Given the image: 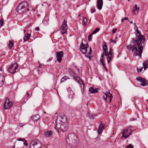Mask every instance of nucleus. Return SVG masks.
I'll list each match as a JSON object with an SVG mask.
<instances>
[{
  "mask_svg": "<svg viewBox=\"0 0 148 148\" xmlns=\"http://www.w3.org/2000/svg\"><path fill=\"white\" fill-rule=\"evenodd\" d=\"M95 12V9H92L91 10V12L92 13H93Z\"/></svg>",
  "mask_w": 148,
  "mask_h": 148,
  "instance_id": "nucleus-44",
  "label": "nucleus"
},
{
  "mask_svg": "<svg viewBox=\"0 0 148 148\" xmlns=\"http://www.w3.org/2000/svg\"><path fill=\"white\" fill-rule=\"evenodd\" d=\"M131 127V126H130L129 127V128H130V127ZM130 129H131V128H130Z\"/></svg>",
  "mask_w": 148,
  "mask_h": 148,
  "instance_id": "nucleus-56",
  "label": "nucleus"
},
{
  "mask_svg": "<svg viewBox=\"0 0 148 148\" xmlns=\"http://www.w3.org/2000/svg\"><path fill=\"white\" fill-rule=\"evenodd\" d=\"M44 113H46V112H44Z\"/></svg>",
  "mask_w": 148,
  "mask_h": 148,
  "instance_id": "nucleus-61",
  "label": "nucleus"
},
{
  "mask_svg": "<svg viewBox=\"0 0 148 148\" xmlns=\"http://www.w3.org/2000/svg\"><path fill=\"white\" fill-rule=\"evenodd\" d=\"M66 22L65 20H64V22L62 23V25L61 26V33L62 34H64L67 32V25Z\"/></svg>",
  "mask_w": 148,
  "mask_h": 148,
  "instance_id": "nucleus-7",
  "label": "nucleus"
},
{
  "mask_svg": "<svg viewBox=\"0 0 148 148\" xmlns=\"http://www.w3.org/2000/svg\"><path fill=\"white\" fill-rule=\"evenodd\" d=\"M80 50L83 54H85L87 52V49H83Z\"/></svg>",
  "mask_w": 148,
  "mask_h": 148,
  "instance_id": "nucleus-35",
  "label": "nucleus"
},
{
  "mask_svg": "<svg viewBox=\"0 0 148 148\" xmlns=\"http://www.w3.org/2000/svg\"><path fill=\"white\" fill-rule=\"evenodd\" d=\"M77 7H78V5H77Z\"/></svg>",
  "mask_w": 148,
  "mask_h": 148,
  "instance_id": "nucleus-60",
  "label": "nucleus"
},
{
  "mask_svg": "<svg viewBox=\"0 0 148 148\" xmlns=\"http://www.w3.org/2000/svg\"><path fill=\"white\" fill-rule=\"evenodd\" d=\"M100 30V29L99 28H96L93 32L92 34H95L98 32Z\"/></svg>",
  "mask_w": 148,
  "mask_h": 148,
  "instance_id": "nucleus-34",
  "label": "nucleus"
},
{
  "mask_svg": "<svg viewBox=\"0 0 148 148\" xmlns=\"http://www.w3.org/2000/svg\"><path fill=\"white\" fill-rule=\"evenodd\" d=\"M125 148H134V147L131 144H130Z\"/></svg>",
  "mask_w": 148,
  "mask_h": 148,
  "instance_id": "nucleus-37",
  "label": "nucleus"
},
{
  "mask_svg": "<svg viewBox=\"0 0 148 148\" xmlns=\"http://www.w3.org/2000/svg\"><path fill=\"white\" fill-rule=\"evenodd\" d=\"M27 96L29 97L30 95L29 94L28 92H27Z\"/></svg>",
  "mask_w": 148,
  "mask_h": 148,
  "instance_id": "nucleus-51",
  "label": "nucleus"
},
{
  "mask_svg": "<svg viewBox=\"0 0 148 148\" xmlns=\"http://www.w3.org/2000/svg\"><path fill=\"white\" fill-rule=\"evenodd\" d=\"M41 66V65L40 64L39 66H38V67L37 68V71H39L40 70L39 68H40V67Z\"/></svg>",
  "mask_w": 148,
  "mask_h": 148,
  "instance_id": "nucleus-49",
  "label": "nucleus"
},
{
  "mask_svg": "<svg viewBox=\"0 0 148 148\" xmlns=\"http://www.w3.org/2000/svg\"><path fill=\"white\" fill-rule=\"evenodd\" d=\"M12 102L9 101V99L7 98L5 100V102L4 105V108L5 109H8L12 107Z\"/></svg>",
  "mask_w": 148,
  "mask_h": 148,
  "instance_id": "nucleus-10",
  "label": "nucleus"
},
{
  "mask_svg": "<svg viewBox=\"0 0 148 148\" xmlns=\"http://www.w3.org/2000/svg\"><path fill=\"white\" fill-rule=\"evenodd\" d=\"M103 99L105 100L106 102H107V96L106 95H105V96H104L103 97Z\"/></svg>",
  "mask_w": 148,
  "mask_h": 148,
  "instance_id": "nucleus-39",
  "label": "nucleus"
},
{
  "mask_svg": "<svg viewBox=\"0 0 148 148\" xmlns=\"http://www.w3.org/2000/svg\"><path fill=\"white\" fill-rule=\"evenodd\" d=\"M104 57L101 56L100 59V62L102 64L104 69L106 71H107V69H106L105 64H104L103 62V58Z\"/></svg>",
  "mask_w": 148,
  "mask_h": 148,
  "instance_id": "nucleus-18",
  "label": "nucleus"
},
{
  "mask_svg": "<svg viewBox=\"0 0 148 148\" xmlns=\"http://www.w3.org/2000/svg\"><path fill=\"white\" fill-rule=\"evenodd\" d=\"M93 34H92V33L91 34L88 36V41H91V36H92V35Z\"/></svg>",
  "mask_w": 148,
  "mask_h": 148,
  "instance_id": "nucleus-36",
  "label": "nucleus"
},
{
  "mask_svg": "<svg viewBox=\"0 0 148 148\" xmlns=\"http://www.w3.org/2000/svg\"><path fill=\"white\" fill-rule=\"evenodd\" d=\"M105 94L107 96V97L110 98L112 96V94L110 92H108V93H105Z\"/></svg>",
  "mask_w": 148,
  "mask_h": 148,
  "instance_id": "nucleus-33",
  "label": "nucleus"
},
{
  "mask_svg": "<svg viewBox=\"0 0 148 148\" xmlns=\"http://www.w3.org/2000/svg\"><path fill=\"white\" fill-rule=\"evenodd\" d=\"M143 64L144 70H145L147 68H148V63L146 62V61L144 62L143 63Z\"/></svg>",
  "mask_w": 148,
  "mask_h": 148,
  "instance_id": "nucleus-27",
  "label": "nucleus"
},
{
  "mask_svg": "<svg viewBox=\"0 0 148 148\" xmlns=\"http://www.w3.org/2000/svg\"><path fill=\"white\" fill-rule=\"evenodd\" d=\"M64 55L63 51H58L56 53V58L57 61L59 63H60L62 60V57Z\"/></svg>",
  "mask_w": 148,
  "mask_h": 148,
  "instance_id": "nucleus-8",
  "label": "nucleus"
},
{
  "mask_svg": "<svg viewBox=\"0 0 148 148\" xmlns=\"http://www.w3.org/2000/svg\"><path fill=\"white\" fill-rule=\"evenodd\" d=\"M105 126L102 123H101L98 129V132L99 134H100L102 132Z\"/></svg>",
  "mask_w": 148,
  "mask_h": 148,
  "instance_id": "nucleus-16",
  "label": "nucleus"
},
{
  "mask_svg": "<svg viewBox=\"0 0 148 148\" xmlns=\"http://www.w3.org/2000/svg\"><path fill=\"white\" fill-rule=\"evenodd\" d=\"M4 80V77L0 74V87H1L3 85Z\"/></svg>",
  "mask_w": 148,
  "mask_h": 148,
  "instance_id": "nucleus-22",
  "label": "nucleus"
},
{
  "mask_svg": "<svg viewBox=\"0 0 148 148\" xmlns=\"http://www.w3.org/2000/svg\"><path fill=\"white\" fill-rule=\"evenodd\" d=\"M39 116L37 114L33 115L32 117V119L34 121H37L39 119Z\"/></svg>",
  "mask_w": 148,
  "mask_h": 148,
  "instance_id": "nucleus-24",
  "label": "nucleus"
},
{
  "mask_svg": "<svg viewBox=\"0 0 148 148\" xmlns=\"http://www.w3.org/2000/svg\"><path fill=\"white\" fill-rule=\"evenodd\" d=\"M136 79L141 82L140 85L144 86L147 85L148 82L144 78H143L140 77H138L136 78Z\"/></svg>",
  "mask_w": 148,
  "mask_h": 148,
  "instance_id": "nucleus-9",
  "label": "nucleus"
},
{
  "mask_svg": "<svg viewBox=\"0 0 148 148\" xmlns=\"http://www.w3.org/2000/svg\"><path fill=\"white\" fill-rule=\"evenodd\" d=\"M124 20L123 18L121 20V21L122 22H123L124 21Z\"/></svg>",
  "mask_w": 148,
  "mask_h": 148,
  "instance_id": "nucleus-53",
  "label": "nucleus"
},
{
  "mask_svg": "<svg viewBox=\"0 0 148 148\" xmlns=\"http://www.w3.org/2000/svg\"><path fill=\"white\" fill-rule=\"evenodd\" d=\"M77 138L76 136L74 134H69L66 138V139L75 140Z\"/></svg>",
  "mask_w": 148,
  "mask_h": 148,
  "instance_id": "nucleus-19",
  "label": "nucleus"
},
{
  "mask_svg": "<svg viewBox=\"0 0 148 148\" xmlns=\"http://www.w3.org/2000/svg\"><path fill=\"white\" fill-rule=\"evenodd\" d=\"M3 22V20L2 19H1L0 20V27H1L2 25Z\"/></svg>",
  "mask_w": 148,
  "mask_h": 148,
  "instance_id": "nucleus-40",
  "label": "nucleus"
},
{
  "mask_svg": "<svg viewBox=\"0 0 148 148\" xmlns=\"http://www.w3.org/2000/svg\"><path fill=\"white\" fill-rule=\"evenodd\" d=\"M88 103H87V104H86V105H88Z\"/></svg>",
  "mask_w": 148,
  "mask_h": 148,
  "instance_id": "nucleus-59",
  "label": "nucleus"
},
{
  "mask_svg": "<svg viewBox=\"0 0 148 148\" xmlns=\"http://www.w3.org/2000/svg\"><path fill=\"white\" fill-rule=\"evenodd\" d=\"M143 68H142L139 69H138V68H137V71L138 72V73L141 72L143 70Z\"/></svg>",
  "mask_w": 148,
  "mask_h": 148,
  "instance_id": "nucleus-38",
  "label": "nucleus"
},
{
  "mask_svg": "<svg viewBox=\"0 0 148 148\" xmlns=\"http://www.w3.org/2000/svg\"><path fill=\"white\" fill-rule=\"evenodd\" d=\"M116 141V140H115L114 141V142H115Z\"/></svg>",
  "mask_w": 148,
  "mask_h": 148,
  "instance_id": "nucleus-62",
  "label": "nucleus"
},
{
  "mask_svg": "<svg viewBox=\"0 0 148 148\" xmlns=\"http://www.w3.org/2000/svg\"><path fill=\"white\" fill-rule=\"evenodd\" d=\"M87 21V19L86 17H83V23L84 25H86Z\"/></svg>",
  "mask_w": 148,
  "mask_h": 148,
  "instance_id": "nucleus-30",
  "label": "nucleus"
},
{
  "mask_svg": "<svg viewBox=\"0 0 148 148\" xmlns=\"http://www.w3.org/2000/svg\"><path fill=\"white\" fill-rule=\"evenodd\" d=\"M111 41L112 42H114V43H116V41H114V40H111Z\"/></svg>",
  "mask_w": 148,
  "mask_h": 148,
  "instance_id": "nucleus-52",
  "label": "nucleus"
},
{
  "mask_svg": "<svg viewBox=\"0 0 148 148\" xmlns=\"http://www.w3.org/2000/svg\"><path fill=\"white\" fill-rule=\"evenodd\" d=\"M52 134V131L47 130L45 132V135L46 137H49L51 136Z\"/></svg>",
  "mask_w": 148,
  "mask_h": 148,
  "instance_id": "nucleus-20",
  "label": "nucleus"
},
{
  "mask_svg": "<svg viewBox=\"0 0 148 148\" xmlns=\"http://www.w3.org/2000/svg\"><path fill=\"white\" fill-rule=\"evenodd\" d=\"M99 90V88H97L96 89H94L93 87H91L89 89V91L90 92V93H95L98 92L99 91L98 90Z\"/></svg>",
  "mask_w": 148,
  "mask_h": 148,
  "instance_id": "nucleus-17",
  "label": "nucleus"
},
{
  "mask_svg": "<svg viewBox=\"0 0 148 148\" xmlns=\"http://www.w3.org/2000/svg\"><path fill=\"white\" fill-rule=\"evenodd\" d=\"M130 23L131 24L132 23V21H130Z\"/></svg>",
  "mask_w": 148,
  "mask_h": 148,
  "instance_id": "nucleus-54",
  "label": "nucleus"
},
{
  "mask_svg": "<svg viewBox=\"0 0 148 148\" xmlns=\"http://www.w3.org/2000/svg\"><path fill=\"white\" fill-rule=\"evenodd\" d=\"M110 92V91H109V90H108V91L107 92V93H108V92Z\"/></svg>",
  "mask_w": 148,
  "mask_h": 148,
  "instance_id": "nucleus-55",
  "label": "nucleus"
},
{
  "mask_svg": "<svg viewBox=\"0 0 148 148\" xmlns=\"http://www.w3.org/2000/svg\"><path fill=\"white\" fill-rule=\"evenodd\" d=\"M135 120H136V119L135 118V119L133 118V119H131V121H134Z\"/></svg>",
  "mask_w": 148,
  "mask_h": 148,
  "instance_id": "nucleus-50",
  "label": "nucleus"
},
{
  "mask_svg": "<svg viewBox=\"0 0 148 148\" xmlns=\"http://www.w3.org/2000/svg\"><path fill=\"white\" fill-rule=\"evenodd\" d=\"M69 89V90H70V88H69V89Z\"/></svg>",
  "mask_w": 148,
  "mask_h": 148,
  "instance_id": "nucleus-58",
  "label": "nucleus"
},
{
  "mask_svg": "<svg viewBox=\"0 0 148 148\" xmlns=\"http://www.w3.org/2000/svg\"><path fill=\"white\" fill-rule=\"evenodd\" d=\"M123 19L124 20H129L128 18L127 17H125L124 18H123Z\"/></svg>",
  "mask_w": 148,
  "mask_h": 148,
  "instance_id": "nucleus-48",
  "label": "nucleus"
},
{
  "mask_svg": "<svg viewBox=\"0 0 148 148\" xmlns=\"http://www.w3.org/2000/svg\"><path fill=\"white\" fill-rule=\"evenodd\" d=\"M139 10V8L138 7L137 5H135L133 7V9L132 10V12L133 14H134L135 13L134 12L136 11L138 13Z\"/></svg>",
  "mask_w": 148,
  "mask_h": 148,
  "instance_id": "nucleus-21",
  "label": "nucleus"
},
{
  "mask_svg": "<svg viewBox=\"0 0 148 148\" xmlns=\"http://www.w3.org/2000/svg\"><path fill=\"white\" fill-rule=\"evenodd\" d=\"M69 79L70 78H69L68 77L65 76L61 78L60 81L62 83L63 82L67 79Z\"/></svg>",
  "mask_w": 148,
  "mask_h": 148,
  "instance_id": "nucleus-28",
  "label": "nucleus"
},
{
  "mask_svg": "<svg viewBox=\"0 0 148 148\" xmlns=\"http://www.w3.org/2000/svg\"><path fill=\"white\" fill-rule=\"evenodd\" d=\"M92 52V49L90 47V52L89 53H88V55H86V56L87 57H88V58H89V59H91V53Z\"/></svg>",
  "mask_w": 148,
  "mask_h": 148,
  "instance_id": "nucleus-29",
  "label": "nucleus"
},
{
  "mask_svg": "<svg viewBox=\"0 0 148 148\" xmlns=\"http://www.w3.org/2000/svg\"><path fill=\"white\" fill-rule=\"evenodd\" d=\"M136 38H132V40L131 44L127 46V48L129 50H131L134 56H138L140 57L141 56L143 52L144 43L145 39V36L140 34V32L138 30L137 27H136Z\"/></svg>",
  "mask_w": 148,
  "mask_h": 148,
  "instance_id": "nucleus-1",
  "label": "nucleus"
},
{
  "mask_svg": "<svg viewBox=\"0 0 148 148\" xmlns=\"http://www.w3.org/2000/svg\"><path fill=\"white\" fill-rule=\"evenodd\" d=\"M108 53L110 54L111 53V56H110V55H108V54L107 56H105L106 57V58L107 60L108 63H109L110 62V61L112 59V50L111 47L110 48L109 51H108Z\"/></svg>",
  "mask_w": 148,
  "mask_h": 148,
  "instance_id": "nucleus-12",
  "label": "nucleus"
},
{
  "mask_svg": "<svg viewBox=\"0 0 148 148\" xmlns=\"http://www.w3.org/2000/svg\"><path fill=\"white\" fill-rule=\"evenodd\" d=\"M36 30L37 31H38L39 30V28L38 27H37L36 28Z\"/></svg>",
  "mask_w": 148,
  "mask_h": 148,
  "instance_id": "nucleus-46",
  "label": "nucleus"
},
{
  "mask_svg": "<svg viewBox=\"0 0 148 148\" xmlns=\"http://www.w3.org/2000/svg\"><path fill=\"white\" fill-rule=\"evenodd\" d=\"M88 47V45L87 44L86 45H84L82 43L80 45V50L82 49H87V48Z\"/></svg>",
  "mask_w": 148,
  "mask_h": 148,
  "instance_id": "nucleus-25",
  "label": "nucleus"
},
{
  "mask_svg": "<svg viewBox=\"0 0 148 148\" xmlns=\"http://www.w3.org/2000/svg\"><path fill=\"white\" fill-rule=\"evenodd\" d=\"M134 29H136V28H135H135H134Z\"/></svg>",
  "mask_w": 148,
  "mask_h": 148,
  "instance_id": "nucleus-63",
  "label": "nucleus"
},
{
  "mask_svg": "<svg viewBox=\"0 0 148 148\" xmlns=\"http://www.w3.org/2000/svg\"><path fill=\"white\" fill-rule=\"evenodd\" d=\"M97 7L98 9L99 10L102 9L103 5V2L102 0H98L97 2Z\"/></svg>",
  "mask_w": 148,
  "mask_h": 148,
  "instance_id": "nucleus-15",
  "label": "nucleus"
},
{
  "mask_svg": "<svg viewBox=\"0 0 148 148\" xmlns=\"http://www.w3.org/2000/svg\"><path fill=\"white\" fill-rule=\"evenodd\" d=\"M146 62H147V63H148V60L146 61Z\"/></svg>",
  "mask_w": 148,
  "mask_h": 148,
  "instance_id": "nucleus-57",
  "label": "nucleus"
},
{
  "mask_svg": "<svg viewBox=\"0 0 148 148\" xmlns=\"http://www.w3.org/2000/svg\"><path fill=\"white\" fill-rule=\"evenodd\" d=\"M88 114L89 118L90 119H93L94 118V117L95 116L97 115V114H96L94 115L93 113L90 111H89L88 112Z\"/></svg>",
  "mask_w": 148,
  "mask_h": 148,
  "instance_id": "nucleus-23",
  "label": "nucleus"
},
{
  "mask_svg": "<svg viewBox=\"0 0 148 148\" xmlns=\"http://www.w3.org/2000/svg\"><path fill=\"white\" fill-rule=\"evenodd\" d=\"M108 48L107 45L105 43L104 44V46L103 47V52L101 53V56L104 57L105 56H107L108 54L110 55V56H111V53H108Z\"/></svg>",
  "mask_w": 148,
  "mask_h": 148,
  "instance_id": "nucleus-11",
  "label": "nucleus"
},
{
  "mask_svg": "<svg viewBox=\"0 0 148 148\" xmlns=\"http://www.w3.org/2000/svg\"><path fill=\"white\" fill-rule=\"evenodd\" d=\"M74 94V92L72 91H71L69 93V97L70 98H72L73 97Z\"/></svg>",
  "mask_w": 148,
  "mask_h": 148,
  "instance_id": "nucleus-32",
  "label": "nucleus"
},
{
  "mask_svg": "<svg viewBox=\"0 0 148 148\" xmlns=\"http://www.w3.org/2000/svg\"><path fill=\"white\" fill-rule=\"evenodd\" d=\"M112 98H113V97L112 96V97H110V99H109V102H110L112 100Z\"/></svg>",
  "mask_w": 148,
  "mask_h": 148,
  "instance_id": "nucleus-47",
  "label": "nucleus"
},
{
  "mask_svg": "<svg viewBox=\"0 0 148 148\" xmlns=\"http://www.w3.org/2000/svg\"><path fill=\"white\" fill-rule=\"evenodd\" d=\"M18 66L17 62H15L8 69L9 72L12 73H13L16 72V71L18 69Z\"/></svg>",
  "mask_w": 148,
  "mask_h": 148,
  "instance_id": "nucleus-6",
  "label": "nucleus"
},
{
  "mask_svg": "<svg viewBox=\"0 0 148 148\" xmlns=\"http://www.w3.org/2000/svg\"><path fill=\"white\" fill-rule=\"evenodd\" d=\"M29 4L26 1L22 2L16 9L17 12L19 14H22L29 11Z\"/></svg>",
  "mask_w": 148,
  "mask_h": 148,
  "instance_id": "nucleus-2",
  "label": "nucleus"
},
{
  "mask_svg": "<svg viewBox=\"0 0 148 148\" xmlns=\"http://www.w3.org/2000/svg\"><path fill=\"white\" fill-rule=\"evenodd\" d=\"M117 29L116 28L114 29H112V32L113 33H114L116 31Z\"/></svg>",
  "mask_w": 148,
  "mask_h": 148,
  "instance_id": "nucleus-43",
  "label": "nucleus"
},
{
  "mask_svg": "<svg viewBox=\"0 0 148 148\" xmlns=\"http://www.w3.org/2000/svg\"><path fill=\"white\" fill-rule=\"evenodd\" d=\"M61 123H56V126L55 127V129H57L58 132H63L65 131L67 129V126L66 123L64 121L61 120Z\"/></svg>",
  "mask_w": 148,
  "mask_h": 148,
  "instance_id": "nucleus-3",
  "label": "nucleus"
},
{
  "mask_svg": "<svg viewBox=\"0 0 148 148\" xmlns=\"http://www.w3.org/2000/svg\"><path fill=\"white\" fill-rule=\"evenodd\" d=\"M79 84H80V88L81 89V91L82 94H83L84 92V83L83 82H82V80L80 78L79 80V82L78 81H76Z\"/></svg>",
  "mask_w": 148,
  "mask_h": 148,
  "instance_id": "nucleus-14",
  "label": "nucleus"
},
{
  "mask_svg": "<svg viewBox=\"0 0 148 148\" xmlns=\"http://www.w3.org/2000/svg\"><path fill=\"white\" fill-rule=\"evenodd\" d=\"M68 73L71 76L73 77V79L75 80L78 81L79 82L80 78L79 77L76 75V74L72 70L69 69Z\"/></svg>",
  "mask_w": 148,
  "mask_h": 148,
  "instance_id": "nucleus-5",
  "label": "nucleus"
},
{
  "mask_svg": "<svg viewBox=\"0 0 148 148\" xmlns=\"http://www.w3.org/2000/svg\"><path fill=\"white\" fill-rule=\"evenodd\" d=\"M24 31H25V29H24Z\"/></svg>",
  "mask_w": 148,
  "mask_h": 148,
  "instance_id": "nucleus-64",
  "label": "nucleus"
},
{
  "mask_svg": "<svg viewBox=\"0 0 148 148\" xmlns=\"http://www.w3.org/2000/svg\"><path fill=\"white\" fill-rule=\"evenodd\" d=\"M75 68L77 69V74L78 75V74H79L80 72H79V69H78L77 67H76V66H75Z\"/></svg>",
  "mask_w": 148,
  "mask_h": 148,
  "instance_id": "nucleus-45",
  "label": "nucleus"
},
{
  "mask_svg": "<svg viewBox=\"0 0 148 148\" xmlns=\"http://www.w3.org/2000/svg\"><path fill=\"white\" fill-rule=\"evenodd\" d=\"M42 144L37 139L32 140L30 144L29 148H41Z\"/></svg>",
  "mask_w": 148,
  "mask_h": 148,
  "instance_id": "nucleus-4",
  "label": "nucleus"
},
{
  "mask_svg": "<svg viewBox=\"0 0 148 148\" xmlns=\"http://www.w3.org/2000/svg\"><path fill=\"white\" fill-rule=\"evenodd\" d=\"M23 142H24V143H23L24 145H25L26 146H28V144L27 143V141L26 140H25Z\"/></svg>",
  "mask_w": 148,
  "mask_h": 148,
  "instance_id": "nucleus-41",
  "label": "nucleus"
},
{
  "mask_svg": "<svg viewBox=\"0 0 148 148\" xmlns=\"http://www.w3.org/2000/svg\"><path fill=\"white\" fill-rule=\"evenodd\" d=\"M17 140H18V141H22L23 142H24L25 140H24L23 138H18Z\"/></svg>",
  "mask_w": 148,
  "mask_h": 148,
  "instance_id": "nucleus-42",
  "label": "nucleus"
},
{
  "mask_svg": "<svg viewBox=\"0 0 148 148\" xmlns=\"http://www.w3.org/2000/svg\"><path fill=\"white\" fill-rule=\"evenodd\" d=\"M13 46V43L12 41L10 40L9 41V47L10 49H11Z\"/></svg>",
  "mask_w": 148,
  "mask_h": 148,
  "instance_id": "nucleus-31",
  "label": "nucleus"
},
{
  "mask_svg": "<svg viewBox=\"0 0 148 148\" xmlns=\"http://www.w3.org/2000/svg\"><path fill=\"white\" fill-rule=\"evenodd\" d=\"M31 34H27L23 38V40L25 42L27 41L29 38L31 36Z\"/></svg>",
  "mask_w": 148,
  "mask_h": 148,
  "instance_id": "nucleus-26",
  "label": "nucleus"
},
{
  "mask_svg": "<svg viewBox=\"0 0 148 148\" xmlns=\"http://www.w3.org/2000/svg\"><path fill=\"white\" fill-rule=\"evenodd\" d=\"M131 132L129 135L127 134V129L123 130V131L122 132V136L121 137L122 139L123 137L125 138H126L127 137H129V136L131 135Z\"/></svg>",
  "mask_w": 148,
  "mask_h": 148,
  "instance_id": "nucleus-13",
  "label": "nucleus"
}]
</instances>
